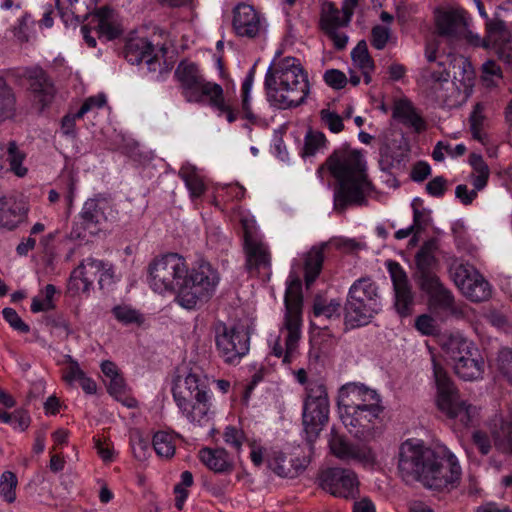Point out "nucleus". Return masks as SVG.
Segmentation results:
<instances>
[{"label": "nucleus", "mask_w": 512, "mask_h": 512, "mask_svg": "<svg viewBox=\"0 0 512 512\" xmlns=\"http://www.w3.org/2000/svg\"><path fill=\"white\" fill-rule=\"evenodd\" d=\"M397 459L398 476L407 485L419 482L429 489L450 491L460 483L461 466L448 450L436 451L408 439L400 445Z\"/></svg>", "instance_id": "f257e3e1"}, {"label": "nucleus", "mask_w": 512, "mask_h": 512, "mask_svg": "<svg viewBox=\"0 0 512 512\" xmlns=\"http://www.w3.org/2000/svg\"><path fill=\"white\" fill-rule=\"evenodd\" d=\"M327 169L338 181L334 192V209L343 212L349 205L367 203L365 191L372 188L367 178L366 165L361 153L348 146L336 149L318 168L321 174Z\"/></svg>", "instance_id": "f03ea898"}, {"label": "nucleus", "mask_w": 512, "mask_h": 512, "mask_svg": "<svg viewBox=\"0 0 512 512\" xmlns=\"http://www.w3.org/2000/svg\"><path fill=\"white\" fill-rule=\"evenodd\" d=\"M264 85L269 102L279 109L299 106L309 94L307 74L294 57H286L270 67Z\"/></svg>", "instance_id": "7ed1b4c3"}, {"label": "nucleus", "mask_w": 512, "mask_h": 512, "mask_svg": "<svg viewBox=\"0 0 512 512\" xmlns=\"http://www.w3.org/2000/svg\"><path fill=\"white\" fill-rule=\"evenodd\" d=\"M210 380L201 372L191 370L185 377L177 376L172 393L182 415L195 426H207L212 417Z\"/></svg>", "instance_id": "20e7f679"}, {"label": "nucleus", "mask_w": 512, "mask_h": 512, "mask_svg": "<svg viewBox=\"0 0 512 512\" xmlns=\"http://www.w3.org/2000/svg\"><path fill=\"white\" fill-rule=\"evenodd\" d=\"M174 75L187 102H206L219 115H225L229 123L236 121L238 112L225 100L223 88L217 83L206 81L195 63L181 61Z\"/></svg>", "instance_id": "39448f33"}, {"label": "nucleus", "mask_w": 512, "mask_h": 512, "mask_svg": "<svg viewBox=\"0 0 512 512\" xmlns=\"http://www.w3.org/2000/svg\"><path fill=\"white\" fill-rule=\"evenodd\" d=\"M220 277L207 261H200L183 277L177 294V302L186 309L208 301L214 294Z\"/></svg>", "instance_id": "423d86ee"}, {"label": "nucleus", "mask_w": 512, "mask_h": 512, "mask_svg": "<svg viewBox=\"0 0 512 512\" xmlns=\"http://www.w3.org/2000/svg\"><path fill=\"white\" fill-rule=\"evenodd\" d=\"M381 310L377 285L370 278H361L349 289L345 304V321L351 327L366 325Z\"/></svg>", "instance_id": "0eeeda50"}, {"label": "nucleus", "mask_w": 512, "mask_h": 512, "mask_svg": "<svg viewBox=\"0 0 512 512\" xmlns=\"http://www.w3.org/2000/svg\"><path fill=\"white\" fill-rule=\"evenodd\" d=\"M433 375L437 388V406L449 418H456L465 426L477 414V408L460 400L459 392L448 372L433 359Z\"/></svg>", "instance_id": "6e6552de"}, {"label": "nucleus", "mask_w": 512, "mask_h": 512, "mask_svg": "<svg viewBox=\"0 0 512 512\" xmlns=\"http://www.w3.org/2000/svg\"><path fill=\"white\" fill-rule=\"evenodd\" d=\"M284 302L286 309L285 328L287 330L285 339L286 349L284 353L282 346L276 343L273 347V354L276 357L283 355V362L290 363L301 336L303 296L299 279L289 283L285 292Z\"/></svg>", "instance_id": "1a4fd4ad"}, {"label": "nucleus", "mask_w": 512, "mask_h": 512, "mask_svg": "<svg viewBox=\"0 0 512 512\" xmlns=\"http://www.w3.org/2000/svg\"><path fill=\"white\" fill-rule=\"evenodd\" d=\"M148 273V282L153 291L159 294L178 292L187 274V264L181 255L168 253L155 258L149 264Z\"/></svg>", "instance_id": "9d476101"}, {"label": "nucleus", "mask_w": 512, "mask_h": 512, "mask_svg": "<svg viewBox=\"0 0 512 512\" xmlns=\"http://www.w3.org/2000/svg\"><path fill=\"white\" fill-rule=\"evenodd\" d=\"M302 419L306 439L312 443L318 438L329 419V400L324 384L309 383Z\"/></svg>", "instance_id": "9b49d317"}, {"label": "nucleus", "mask_w": 512, "mask_h": 512, "mask_svg": "<svg viewBox=\"0 0 512 512\" xmlns=\"http://www.w3.org/2000/svg\"><path fill=\"white\" fill-rule=\"evenodd\" d=\"M97 277L100 289L110 286L114 278L112 265L93 257L82 260L70 275L68 292L73 296L80 292L89 293Z\"/></svg>", "instance_id": "f8f14e48"}, {"label": "nucleus", "mask_w": 512, "mask_h": 512, "mask_svg": "<svg viewBox=\"0 0 512 512\" xmlns=\"http://www.w3.org/2000/svg\"><path fill=\"white\" fill-rule=\"evenodd\" d=\"M421 82L426 96L440 107L453 108L461 103L460 89L450 81V73L445 69H423Z\"/></svg>", "instance_id": "ddd939ff"}, {"label": "nucleus", "mask_w": 512, "mask_h": 512, "mask_svg": "<svg viewBox=\"0 0 512 512\" xmlns=\"http://www.w3.org/2000/svg\"><path fill=\"white\" fill-rule=\"evenodd\" d=\"M218 353L226 363L239 362L249 351L250 337L243 327H228L224 323L215 328Z\"/></svg>", "instance_id": "4468645a"}, {"label": "nucleus", "mask_w": 512, "mask_h": 512, "mask_svg": "<svg viewBox=\"0 0 512 512\" xmlns=\"http://www.w3.org/2000/svg\"><path fill=\"white\" fill-rule=\"evenodd\" d=\"M124 57L131 64L145 63L149 72H157L155 79L161 81L169 74L172 65L166 61L161 62L155 52V46L146 38L129 40L124 48Z\"/></svg>", "instance_id": "2eb2a0df"}, {"label": "nucleus", "mask_w": 512, "mask_h": 512, "mask_svg": "<svg viewBox=\"0 0 512 512\" xmlns=\"http://www.w3.org/2000/svg\"><path fill=\"white\" fill-rule=\"evenodd\" d=\"M382 405L357 409L351 412H341V420L354 437L368 441L375 435V429L380 424Z\"/></svg>", "instance_id": "dca6fc26"}, {"label": "nucleus", "mask_w": 512, "mask_h": 512, "mask_svg": "<svg viewBox=\"0 0 512 512\" xmlns=\"http://www.w3.org/2000/svg\"><path fill=\"white\" fill-rule=\"evenodd\" d=\"M320 486L331 495L340 498H354L358 493L357 475L351 469L333 467L320 474Z\"/></svg>", "instance_id": "f3484780"}, {"label": "nucleus", "mask_w": 512, "mask_h": 512, "mask_svg": "<svg viewBox=\"0 0 512 512\" xmlns=\"http://www.w3.org/2000/svg\"><path fill=\"white\" fill-rule=\"evenodd\" d=\"M386 267L393 284L395 294L394 307L396 312L401 317L410 316L413 313L415 306V295L407 273L398 262L393 260H388L386 262Z\"/></svg>", "instance_id": "a211bd4d"}, {"label": "nucleus", "mask_w": 512, "mask_h": 512, "mask_svg": "<svg viewBox=\"0 0 512 512\" xmlns=\"http://www.w3.org/2000/svg\"><path fill=\"white\" fill-rule=\"evenodd\" d=\"M338 405L341 412L381 405L379 394L364 384L348 383L343 385L338 394Z\"/></svg>", "instance_id": "6ab92c4d"}, {"label": "nucleus", "mask_w": 512, "mask_h": 512, "mask_svg": "<svg viewBox=\"0 0 512 512\" xmlns=\"http://www.w3.org/2000/svg\"><path fill=\"white\" fill-rule=\"evenodd\" d=\"M454 282L463 295L472 302H483L491 297L492 289L488 281L476 270L463 265L456 268Z\"/></svg>", "instance_id": "aec40b11"}, {"label": "nucleus", "mask_w": 512, "mask_h": 512, "mask_svg": "<svg viewBox=\"0 0 512 512\" xmlns=\"http://www.w3.org/2000/svg\"><path fill=\"white\" fill-rule=\"evenodd\" d=\"M437 251L438 241L431 238L425 241L415 254V268L412 277L416 285L438 276Z\"/></svg>", "instance_id": "412c9836"}, {"label": "nucleus", "mask_w": 512, "mask_h": 512, "mask_svg": "<svg viewBox=\"0 0 512 512\" xmlns=\"http://www.w3.org/2000/svg\"><path fill=\"white\" fill-rule=\"evenodd\" d=\"M420 291L429 298L430 305L452 315H458L461 311L455 305V298L452 292L442 283L439 276L417 284Z\"/></svg>", "instance_id": "4be33fe9"}, {"label": "nucleus", "mask_w": 512, "mask_h": 512, "mask_svg": "<svg viewBox=\"0 0 512 512\" xmlns=\"http://www.w3.org/2000/svg\"><path fill=\"white\" fill-rule=\"evenodd\" d=\"M329 447L331 453L342 461L369 462L373 459L370 448L364 445L352 444L334 428L330 433Z\"/></svg>", "instance_id": "5701e85b"}, {"label": "nucleus", "mask_w": 512, "mask_h": 512, "mask_svg": "<svg viewBox=\"0 0 512 512\" xmlns=\"http://www.w3.org/2000/svg\"><path fill=\"white\" fill-rule=\"evenodd\" d=\"M233 28L241 37L255 38L263 30L260 14L251 5L238 4L233 10Z\"/></svg>", "instance_id": "b1692460"}, {"label": "nucleus", "mask_w": 512, "mask_h": 512, "mask_svg": "<svg viewBox=\"0 0 512 512\" xmlns=\"http://www.w3.org/2000/svg\"><path fill=\"white\" fill-rule=\"evenodd\" d=\"M244 228V247L246 251V267L249 271H259L270 266V254L267 247L249 229L246 222Z\"/></svg>", "instance_id": "393cba45"}, {"label": "nucleus", "mask_w": 512, "mask_h": 512, "mask_svg": "<svg viewBox=\"0 0 512 512\" xmlns=\"http://www.w3.org/2000/svg\"><path fill=\"white\" fill-rule=\"evenodd\" d=\"M436 28L440 36L455 38L462 35L467 28L465 11L451 9L439 12L436 16Z\"/></svg>", "instance_id": "a878e982"}, {"label": "nucleus", "mask_w": 512, "mask_h": 512, "mask_svg": "<svg viewBox=\"0 0 512 512\" xmlns=\"http://www.w3.org/2000/svg\"><path fill=\"white\" fill-rule=\"evenodd\" d=\"M490 433L495 447L502 453L512 454V418L495 415L491 420Z\"/></svg>", "instance_id": "bb28decb"}, {"label": "nucleus", "mask_w": 512, "mask_h": 512, "mask_svg": "<svg viewBox=\"0 0 512 512\" xmlns=\"http://www.w3.org/2000/svg\"><path fill=\"white\" fill-rule=\"evenodd\" d=\"M30 89L34 99L41 104L43 109L50 104L55 95V88L46 72L41 68H35L29 75Z\"/></svg>", "instance_id": "cd10ccee"}, {"label": "nucleus", "mask_w": 512, "mask_h": 512, "mask_svg": "<svg viewBox=\"0 0 512 512\" xmlns=\"http://www.w3.org/2000/svg\"><path fill=\"white\" fill-rule=\"evenodd\" d=\"M24 204L14 197L0 196V226L8 230L15 229L26 216Z\"/></svg>", "instance_id": "c85d7f7f"}, {"label": "nucleus", "mask_w": 512, "mask_h": 512, "mask_svg": "<svg viewBox=\"0 0 512 512\" xmlns=\"http://www.w3.org/2000/svg\"><path fill=\"white\" fill-rule=\"evenodd\" d=\"M308 465L305 457H288L284 454L276 456L270 463V469L280 477L296 478L304 472Z\"/></svg>", "instance_id": "c756f323"}, {"label": "nucleus", "mask_w": 512, "mask_h": 512, "mask_svg": "<svg viewBox=\"0 0 512 512\" xmlns=\"http://www.w3.org/2000/svg\"><path fill=\"white\" fill-rule=\"evenodd\" d=\"M328 247V243L314 245L304 254V280L307 288H309L321 273L324 262V251Z\"/></svg>", "instance_id": "7c9ffc66"}, {"label": "nucleus", "mask_w": 512, "mask_h": 512, "mask_svg": "<svg viewBox=\"0 0 512 512\" xmlns=\"http://www.w3.org/2000/svg\"><path fill=\"white\" fill-rule=\"evenodd\" d=\"M393 118L400 120L405 126L411 127L420 133L426 129L424 119L416 112L411 101L399 99L394 103Z\"/></svg>", "instance_id": "2f4dec72"}, {"label": "nucleus", "mask_w": 512, "mask_h": 512, "mask_svg": "<svg viewBox=\"0 0 512 512\" xmlns=\"http://www.w3.org/2000/svg\"><path fill=\"white\" fill-rule=\"evenodd\" d=\"M59 16L67 24L71 17L80 22V15L83 12L87 16L89 12L95 9L97 0H55Z\"/></svg>", "instance_id": "473e14b6"}, {"label": "nucleus", "mask_w": 512, "mask_h": 512, "mask_svg": "<svg viewBox=\"0 0 512 512\" xmlns=\"http://www.w3.org/2000/svg\"><path fill=\"white\" fill-rule=\"evenodd\" d=\"M199 458L205 466L217 473L229 472L233 468L228 460V453L223 448H202L199 451Z\"/></svg>", "instance_id": "72a5a7b5"}, {"label": "nucleus", "mask_w": 512, "mask_h": 512, "mask_svg": "<svg viewBox=\"0 0 512 512\" xmlns=\"http://www.w3.org/2000/svg\"><path fill=\"white\" fill-rule=\"evenodd\" d=\"M108 208L109 204L106 199H88L84 203L82 211L80 213L81 219L87 227L91 225L101 224L103 221H106L107 219L105 211Z\"/></svg>", "instance_id": "f704fd0d"}, {"label": "nucleus", "mask_w": 512, "mask_h": 512, "mask_svg": "<svg viewBox=\"0 0 512 512\" xmlns=\"http://www.w3.org/2000/svg\"><path fill=\"white\" fill-rule=\"evenodd\" d=\"M474 344L460 334H451L444 341L442 347L453 364L460 361L463 355H468Z\"/></svg>", "instance_id": "c9c22d12"}, {"label": "nucleus", "mask_w": 512, "mask_h": 512, "mask_svg": "<svg viewBox=\"0 0 512 512\" xmlns=\"http://www.w3.org/2000/svg\"><path fill=\"white\" fill-rule=\"evenodd\" d=\"M455 373L465 381H473L482 377L484 361L482 357L466 358L453 364Z\"/></svg>", "instance_id": "e433bc0d"}, {"label": "nucleus", "mask_w": 512, "mask_h": 512, "mask_svg": "<svg viewBox=\"0 0 512 512\" xmlns=\"http://www.w3.org/2000/svg\"><path fill=\"white\" fill-rule=\"evenodd\" d=\"M17 112L16 96L4 78L0 77V121L15 118Z\"/></svg>", "instance_id": "4c0bfd02"}, {"label": "nucleus", "mask_w": 512, "mask_h": 512, "mask_svg": "<svg viewBox=\"0 0 512 512\" xmlns=\"http://www.w3.org/2000/svg\"><path fill=\"white\" fill-rule=\"evenodd\" d=\"M510 32L506 23L497 17L486 21V36L483 39V46L490 47L505 42L509 39Z\"/></svg>", "instance_id": "58836bf2"}, {"label": "nucleus", "mask_w": 512, "mask_h": 512, "mask_svg": "<svg viewBox=\"0 0 512 512\" xmlns=\"http://www.w3.org/2000/svg\"><path fill=\"white\" fill-rule=\"evenodd\" d=\"M9 170L17 177H24L28 173V168L23 165L26 153L22 151L15 141H10L5 148Z\"/></svg>", "instance_id": "ea45409f"}, {"label": "nucleus", "mask_w": 512, "mask_h": 512, "mask_svg": "<svg viewBox=\"0 0 512 512\" xmlns=\"http://www.w3.org/2000/svg\"><path fill=\"white\" fill-rule=\"evenodd\" d=\"M108 9H100L92 19L95 22V30L99 37H105L106 40H113L121 34V30L108 19Z\"/></svg>", "instance_id": "a19ab883"}, {"label": "nucleus", "mask_w": 512, "mask_h": 512, "mask_svg": "<svg viewBox=\"0 0 512 512\" xmlns=\"http://www.w3.org/2000/svg\"><path fill=\"white\" fill-rule=\"evenodd\" d=\"M320 25L323 31H327L340 26H347L348 23L344 22V16H340V11L332 2H326L322 6Z\"/></svg>", "instance_id": "79ce46f5"}, {"label": "nucleus", "mask_w": 512, "mask_h": 512, "mask_svg": "<svg viewBox=\"0 0 512 512\" xmlns=\"http://www.w3.org/2000/svg\"><path fill=\"white\" fill-rule=\"evenodd\" d=\"M179 176L185 182L192 197H200L205 192L204 182L196 173L194 167L183 166L179 171Z\"/></svg>", "instance_id": "37998d69"}, {"label": "nucleus", "mask_w": 512, "mask_h": 512, "mask_svg": "<svg viewBox=\"0 0 512 512\" xmlns=\"http://www.w3.org/2000/svg\"><path fill=\"white\" fill-rule=\"evenodd\" d=\"M341 303L338 300H331L326 303L321 297H316L313 305V315L316 318L327 320L340 318Z\"/></svg>", "instance_id": "c03bdc74"}, {"label": "nucleus", "mask_w": 512, "mask_h": 512, "mask_svg": "<svg viewBox=\"0 0 512 512\" xmlns=\"http://www.w3.org/2000/svg\"><path fill=\"white\" fill-rule=\"evenodd\" d=\"M152 444L155 452L160 457L171 458L175 453L174 437L168 432H156Z\"/></svg>", "instance_id": "a18cd8bd"}, {"label": "nucleus", "mask_w": 512, "mask_h": 512, "mask_svg": "<svg viewBox=\"0 0 512 512\" xmlns=\"http://www.w3.org/2000/svg\"><path fill=\"white\" fill-rule=\"evenodd\" d=\"M114 317L124 325L137 324L144 322L143 315L128 305H118L112 309Z\"/></svg>", "instance_id": "49530a36"}, {"label": "nucleus", "mask_w": 512, "mask_h": 512, "mask_svg": "<svg viewBox=\"0 0 512 512\" xmlns=\"http://www.w3.org/2000/svg\"><path fill=\"white\" fill-rule=\"evenodd\" d=\"M422 200L420 198H415L412 201V209H413V224L412 226L416 230V232H423L431 222L430 211L426 209H422Z\"/></svg>", "instance_id": "de8ad7c7"}, {"label": "nucleus", "mask_w": 512, "mask_h": 512, "mask_svg": "<svg viewBox=\"0 0 512 512\" xmlns=\"http://www.w3.org/2000/svg\"><path fill=\"white\" fill-rule=\"evenodd\" d=\"M351 57L353 62L360 69H374L375 64L374 60L369 54L367 43L365 40H361L358 42L356 47L351 52Z\"/></svg>", "instance_id": "09e8293b"}, {"label": "nucleus", "mask_w": 512, "mask_h": 512, "mask_svg": "<svg viewBox=\"0 0 512 512\" xmlns=\"http://www.w3.org/2000/svg\"><path fill=\"white\" fill-rule=\"evenodd\" d=\"M64 362L67 366L62 370V379L66 384L72 386L75 382H79L86 373L70 355L65 356Z\"/></svg>", "instance_id": "8fccbe9b"}, {"label": "nucleus", "mask_w": 512, "mask_h": 512, "mask_svg": "<svg viewBox=\"0 0 512 512\" xmlns=\"http://www.w3.org/2000/svg\"><path fill=\"white\" fill-rule=\"evenodd\" d=\"M17 477L11 471H5L0 480V494L8 503H13L16 499Z\"/></svg>", "instance_id": "3c124183"}, {"label": "nucleus", "mask_w": 512, "mask_h": 512, "mask_svg": "<svg viewBox=\"0 0 512 512\" xmlns=\"http://www.w3.org/2000/svg\"><path fill=\"white\" fill-rule=\"evenodd\" d=\"M326 142V137L319 131H308L304 140V147L302 155L304 157L314 156L318 149L323 147Z\"/></svg>", "instance_id": "603ef678"}, {"label": "nucleus", "mask_w": 512, "mask_h": 512, "mask_svg": "<svg viewBox=\"0 0 512 512\" xmlns=\"http://www.w3.org/2000/svg\"><path fill=\"white\" fill-rule=\"evenodd\" d=\"M254 81V69H251L249 73L247 74L246 78L244 79L241 87V97H242V109L245 113V117L247 119H254V114L251 111L250 106V91L252 88V84Z\"/></svg>", "instance_id": "864d4df0"}, {"label": "nucleus", "mask_w": 512, "mask_h": 512, "mask_svg": "<svg viewBox=\"0 0 512 512\" xmlns=\"http://www.w3.org/2000/svg\"><path fill=\"white\" fill-rule=\"evenodd\" d=\"M193 484V475L190 471L181 473V482L174 487V492L178 495L176 498V507L182 508L184 500L188 496V492L184 487H190Z\"/></svg>", "instance_id": "5fc2aeb1"}, {"label": "nucleus", "mask_w": 512, "mask_h": 512, "mask_svg": "<svg viewBox=\"0 0 512 512\" xmlns=\"http://www.w3.org/2000/svg\"><path fill=\"white\" fill-rule=\"evenodd\" d=\"M320 117L331 132L339 133L344 129L342 118L337 113L323 109L320 112Z\"/></svg>", "instance_id": "6e6d98bb"}, {"label": "nucleus", "mask_w": 512, "mask_h": 512, "mask_svg": "<svg viewBox=\"0 0 512 512\" xmlns=\"http://www.w3.org/2000/svg\"><path fill=\"white\" fill-rule=\"evenodd\" d=\"M390 37V29L381 25H376L371 31V44L377 50L385 48Z\"/></svg>", "instance_id": "4d7b16f0"}, {"label": "nucleus", "mask_w": 512, "mask_h": 512, "mask_svg": "<svg viewBox=\"0 0 512 512\" xmlns=\"http://www.w3.org/2000/svg\"><path fill=\"white\" fill-rule=\"evenodd\" d=\"M2 314L4 319L14 330H17L21 333H28L30 331L29 326L20 318L16 310L13 308H4Z\"/></svg>", "instance_id": "13d9d810"}, {"label": "nucleus", "mask_w": 512, "mask_h": 512, "mask_svg": "<svg viewBox=\"0 0 512 512\" xmlns=\"http://www.w3.org/2000/svg\"><path fill=\"white\" fill-rule=\"evenodd\" d=\"M484 122V116L482 114V107L480 104H477L470 115V130L473 135V138L476 140H482V127Z\"/></svg>", "instance_id": "bf43d9fd"}, {"label": "nucleus", "mask_w": 512, "mask_h": 512, "mask_svg": "<svg viewBox=\"0 0 512 512\" xmlns=\"http://www.w3.org/2000/svg\"><path fill=\"white\" fill-rule=\"evenodd\" d=\"M223 437L228 445L233 447L236 451H240L244 440L243 431L234 426H227L224 430Z\"/></svg>", "instance_id": "052dcab7"}, {"label": "nucleus", "mask_w": 512, "mask_h": 512, "mask_svg": "<svg viewBox=\"0 0 512 512\" xmlns=\"http://www.w3.org/2000/svg\"><path fill=\"white\" fill-rule=\"evenodd\" d=\"M324 80L327 85L334 89H342L347 84L346 75L337 69H330L324 73Z\"/></svg>", "instance_id": "680f3d73"}, {"label": "nucleus", "mask_w": 512, "mask_h": 512, "mask_svg": "<svg viewBox=\"0 0 512 512\" xmlns=\"http://www.w3.org/2000/svg\"><path fill=\"white\" fill-rule=\"evenodd\" d=\"M448 181L443 176H436L426 184V192L436 198L444 196Z\"/></svg>", "instance_id": "e2e57ef3"}, {"label": "nucleus", "mask_w": 512, "mask_h": 512, "mask_svg": "<svg viewBox=\"0 0 512 512\" xmlns=\"http://www.w3.org/2000/svg\"><path fill=\"white\" fill-rule=\"evenodd\" d=\"M131 445L135 458L140 461H143L147 458L150 449L149 441L147 439L137 435L136 437L132 438Z\"/></svg>", "instance_id": "0e129e2a"}, {"label": "nucleus", "mask_w": 512, "mask_h": 512, "mask_svg": "<svg viewBox=\"0 0 512 512\" xmlns=\"http://www.w3.org/2000/svg\"><path fill=\"white\" fill-rule=\"evenodd\" d=\"M499 366L503 375L512 384V349H504L500 352Z\"/></svg>", "instance_id": "69168bd1"}, {"label": "nucleus", "mask_w": 512, "mask_h": 512, "mask_svg": "<svg viewBox=\"0 0 512 512\" xmlns=\"http://www.w3.org/2000/svg\"><path fill=\"white\" fill-rule=\"evenodd\" d=\"M415 327L424 335H433L436 332L435 321L431 316L427 314H423L417 317L415 321Z\"/></svg>", "instance_id": "338daca9"}, {"label": "nucleus", "mask_w": 512, "mask_h": 512, "mask_svg": "<svg viewBox=\"0 0 512 512\" xmlns=\"http://www.w3.org/2000/svg\"><path fill=\"white\" fill-rule=\"evenodd\" d=\"M472 441L482 455H487L491 450L489 436L480 430L473 432Z\"/></svg>", "instance_id": "774afa93"}]
</instances>
